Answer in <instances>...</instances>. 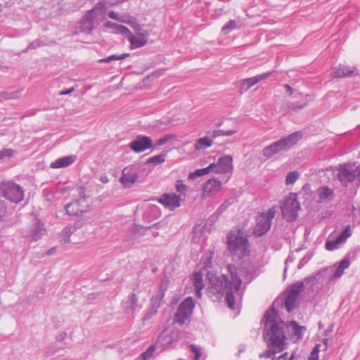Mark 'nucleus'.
Wrapping results in <instances>:
<instances>
[{"mask_svg": "<svg viewBox=\"0 0 360 360\" xmlns=\"http://www.w3.org/2000/svg\"><path fill=\"white\" fill-rule=\"evenodd\" d=\"M261 323L263 327V338L266 343L276 347L278 351H283L286 348V336L285 329L288 327L286 323L281 319L278 311L273 303L265 311Z\"/></svg>", "mask_w": 360, "mask_h": 360, "instance_id": "1", "label": "nucleus"}, {"mask_svg": "<svg viewBox=\"0 0 360 360\" xmlns=\"http://www.w3.org/2000/svg\"><path fill=\"white\" fill-rule=\"evenodd\" d=\"M207 277L210 280V285L206 290L207 296L213 302H219L225 294V300L228 307L234 309L236 299L231 287L229 276L224 274L221 276H217L208 273Z\"/></svg>", "mask_w": 360, "mask_h": 360, "instance_id": "2", "label": "nucleus"}, {"mask_svg": "<svg viewBox=\"0 0 360 360\" xmlns=\"http://www.w3.org/2000/svg\"><path fill=\"white\" fill-rule=\"evenodd\" d=\"M227 250L231 256H237L239 259H243L250 256L249 240L244 236L242 230L237 229L231 230L227 235Z\"/></svg>", "mask_w": 360, "mask_h": 360, "instance_id": "3", "label": "nucleus"}, {"mask_svg": "<svg viewBox=\"0 0 360 360\" xmlns=\"http://www.w3.org/2000/svg\"><path fill=\"white\" fill-rule=\"evenodd\" d=\"M302 131H295L264 147L262 150V155L266 159H269L274 155L288 151L302 139Z\"/></svg>", "mask_w": 360, "mask_h": 360, "instance_id": "4", "label": "nucleus"}, {"mask_svg": "<svg viewBox=\"0 0 360 360\" xmlns=\"http://www.w3.org/2000/svg\"><path fill=\"white\" fill-rule=\"evenodd\" d=\"M337 178L345 187L354 184L360 186V164L345 162L340 164L337 168Z\"/></svg>", "mask_w": 360, "mask_h": 360, "instance_id": "5", "label": "nucleus"}, {"mask_svg": "<svg viewBox=\"0 0 360 360\" xmlns=\"http://www.w3.org/2000/svg\"><path fill=\"white\" fill-rule=\"evenodd\" d=\"M24 189L13 181L0 182V197L11 202L18 203L24 198Z\"/></svg>", "mask_w": 360, "mask_h": 360, "instance_id": "6", "label": "nucleus"}, {"mask_svg": "<svg viewBox=\"0 0 360 360\" xmlns=\"http://www.w3.org/2000/svg\"><path fill=\"white\" fill-rule=\"evenodd\" d=\"M195 302L192 297L185 298L179 305L174 316V322L183 326L188 321L193 312Z\"/></svg>", "mask_w": 360, "mask_h": 360, "instance_id": "7", "label": "nucleus"}, {"mask_svg": "<svg viewBox=\"0 0 360 360\" xmlns=\"http://www.w3.org/2000/svg\"><path fill=\"white\" fill-rule=\"evenodd\" d=\"M281 209L282 215L287 221H295L297 218V212L300 210L297 195L290 193V195L285 199L283 205L281 206Z\"/></svg>", "mask_w": 360, "mask_h": 360, "instance_id": "8", "label": "nucleus"}, {"mask_svg": "<svg viewBox=\"0 0 360 360\" xmlns=\"http://www.w3.org/2000/svg\"><path fill=\"white\" fill-rule=\"evenodd\" d=\"M139 172L140 168L139 166L129 165L122 169L120 182L126 188H131L135 183L142 181L139 180Z\"/></svg>", "mask_w": 360, "mask_h": 360, "instance_id": "9", "label": "nucleus"}, {"mask_svg": "<svg viewBox=\"0 0 360 360\" xmlns=\"http://www.w3.org/2000/svg\"><path fill=\"white\" fill-rule=\"evenodd\" d=\"M181 332L174 329L169 333H162L158 338L156 343L160 344L163 349L174 348L180 339Z\"/></svg>", "mask_w": 360, "mask_h": 360, "instance_id": "10", "label": "nucleus"}, {"mask_svg": "<svg viewBox=\"0 0 360 360\" xmlns=\"http://www.w3.org/2000/svg\"><path fill=\"white\" fill-rule=\"evenodd\" d=\"M273 72H267L260 75H257L255 77L241 79L238 83V92L240 94H243L249 90L252 86L258 84L262 80L267 79L272 75Z\"/></svg>", "mask_w": 360, "mask_h": 360, "instance_id": "11", "label": "nucleus"}, {"mask_svg": "<svg viewBox=\"0 0 360 360\" xmlns=\"http://www.w3.org/2000/svg\"><path fill=\"white\" fill-rule=\"evenodd\" d=\"M129 147L134 152L140 153L147 149L153 148V140L149 136L138 135L136 139L129 143Z\"/></svg>", "mask_w": 360, "mask_h": 360, "instance_id": "12", "label": "nucleus"}, {"mask_svg": "<svg viewBox=\"0 0 360 360\" xmlns=\"http://www.w3.org/2000/svg\"><path fill=\"white\" fill-rule=\"evenodd\" d=\"M214 171L218 174L232 172L233 169V156L231 155L220 157L217 163H212Z\"/></svg>", "mask_w": 360, "mask_h": 360, "instance_id": "13", "label": "nucleus"}, {"mask_svg": "<svg viewBox=\"0 0 360 360\" xmlns=\"http://www.w3.org/2000/svg\"><path fill=\"white\" fill-rule=\"evenodd\" d=\"M139 296L135 292H131L127 296V300L122 302V307L124 313L134 314L136 311L141 309L143 307L142 304L139 302Z\"/></svg>", "mask_w": 360, "mask_h": 360, "instance_id": "14", "label": "nucleus"}, {"mask_svg": "<svg viewBox=\"0 0 360 360\" xmlns=\"http://www.w3.org/2000/svg\"><path fill=\"white\" fill-rule=\"evenodd\" d=\"M226 269L229 272L227 275L230 279L232 290L233 292H237L239 291L242 284V280L239 276L238 268L234 264H228Z\"/></svg>", "mask_w": 360, "mask_h": 360, "instance_id": "15", "label": "nucleus"}, {"mask_svg": "<svg viewBox=\"0 0 360 360\" xmlns=\"http://www.w3.org/2000/svg\"><path fill=\"white\" fill-rule=\"evenodd\" d=\"M159 202L170 210L181 206V196L174 193H165L159 199Z\"/></svg>", "mask_w": 360, "mask_h": 360, "instance_id": "16", "label": "nucleus"}, {"mask_svg": "<svg viewBox=\"0 0 360 360\" xmlns=\"http://www.w3.org/2000/svg\"><path fill=\"white\" fill-rule=\"evenodd\" d=\"M46 232L43 223L37 218L32 220L27 236L37 241L41 238Z\"/></svg>", "mask_w": 360, "mask_h": 360, "instance_id": "17", "label": "nucleus"}, {"mask_svg": "<svg viewBox=\"0 0 360 360\" xmlns=\"http://www.w3.org/2000/svg\"><path fill=\"white\" fill-rule=\"evenodd\" d=\"M96 18L94 15V10H89L80 21L79 29L81 32L91 33L94 28V22Z\"/></svg>", "mask_w": 360, "mask_h": 360, "instance_id": "18", "label": "nucleus"}, {"mask_svg": "<svg viewBox=\"0 0 360 360\" xmlns=\"http://www.w3.org/2000/svg\"><path fill=\"white\" fill-rule=\"evenodd\" d=\"M167 290V286H164L163 284L160 285L159 292L153 295L150 299V304L149 307L153 308L154 309L158 311L162 304L164 302V297L165 295V292Z\"/></svg>", "mask_w": 360, "mask_h": 360, "instance_id": "19", "label": "nucleus"}, {"mask_svg": "<svg viewBox=\"0 0 360 360\" xmlns=\"http://www.w3.org/2000/svg\"><path fill=\"white\" fill-rule=\"evenodd\" d=\"M271 224L269 219H267L266 216L259 214L256 217L257 234L259 236L264 235L270 229Z\"/></svg>", "mask_w": 360, "mask_h": 360, "instance_id": "20", "label": "nucleus"}, {"mask_svg": "<svg viewBox=\"0 0 360 360\" xmlns=\"http://www.w3.org/2000/svg\"><path fill=\"white\" fill-rule=\"evenodd\" d=\"M355 70V67H351L343 64H339L335 70L332 73V75L333 78H343L351 77L354 74Z\"/></svg>", "mask_w": 360, "mask_h": 360, "instance_id": "21", "label": "nucleus"}, {"mask_svg": "<svg viewBox=\"0 0 360 360\" xmlns=\"http://www.w3.org/2000/svg\"><path fill=\"white\" fill-rule=\"evenodd\" d=\"M128 40L130 41L131 49H138L145 46L148 39L143 34L139 36H134L130 31V33H128L127 35Z\"/></svg>", "mask_w": 360, "mask_h": 360, "instance_id": "22", "label": "nucleus"}, {"mask_svg": "<svg viewBox=\"0 0 360 360\" xmlns=\"http://www.w3.org/2000/svg\"><path fill=\"white\" fill-rule=\"evenodd\" d=\"M76 160L75 155H68L57 159L51 162V168H63L71 165Z\"/></svg>", "mask_w": 360, "mask_h": 360, "instance_id": "23", "label": "nucleus"}, {"mask_svg": "<svg viewBox=\"0 0 360 360\" xmlns=\"http://www.w3.org/2000/svg\"><path fill=\"white\" fill-rule=\"evenodd\" d=\"M160 216V210L155 205H150L148 207L143 214L144 221L150 222L154 219L159 218Z\"/></svg>", "mask_w": 360, "mask_h": 360, "instance_id": "24", "label": "nucleus"}, {"mask_svg": "<svg viewBox=\"0 0 360 360\" xmlns=\"http://www.w3.org/2000/svg\"><path fill=\"white\" fill-rule=\"evenodd\" d=\"M287 328L290 327L293 338L296 340H300L303 338V331L307 330L305 326H300L295 321H291Z\"/></svg>", "mask_w": 360, "mask_h": 360, "instance_id": "25", "label": "nucleus"}, {"mask_svg": "<svg viewBox=\"0 0 360 360\" xmlns=\"http://www.w3.org/2000/svg\"><path fill=\"white\" fill-rule=\"evenodd\" d=\"M319 198L321 202L331 200L334 196V190L327 186H321L318 189Z\"/></svg>", "mask_w": 360, "mask_h": 360, "instance_id": "26", "label": "nucleus"}, {"mask_svg": "<svg viewBox=\"0 0 360 360\" xmlns=\"http://www.w3.org/2000/svg\"><path fill=\"white\" fill-rule=\"evenodd\" d=\"M221 182L217 179H209L203 186V191L207 193H215L220 190Z\"/></svg>", "mask_w": 360, "mask_h": 360, "instance_id": "27", "label": "nucleus"}, {"mask_svg": "<svg viewBox=\"0 0 360 360\" xmlns=\"http://www.w3.org/2000/svg\"><path fill=\"white\" fill-rule=\"evenodd\" d=\"M304 281H297L291 284L287 289L286 293L298 298L300 292L304 290Z\"/></svg>", "mask_w": 360, "mask_h": 360, "instance_id": "28", "label": "nucleus"}, {"mask_svg": "<svg viewBox=\"0 0 360 360\" xmlns=\"http://www.w3.org/2000/svg\"><path fill=\"white\" fill-rule=\"evenodd\" d=\"M304 281H297L291 284L287 289L286 293L298 298L300 292L304 290Z\"/></svg>", "mask_w": 360, "mask_h": 360, "instance_id": "29", "label": "nucleus"}, {"mask_svg": "<svg viewBox=\"0 0 360 360\" xmlns=\"http://www.w3.org/2000/svg\"><path fill=\"white\" fill-rule=\"evenodd\" d=\"M105 27L113 30V33L115 34L127 35L128 33H130V30L126 26L111 21L105 22Z\"/></svg>", "mask_w": 360, "mask_h": 360, "instance_id": "30", "label": "nucleus"}, {"mask_svg": "<svg viewBox=\"0 0 360 360\" xmlns=\"http://www.w3.org/2000/svg\"><path fill=\"white\" fill-rule=\"evenodd\" d=\"M66 214L69 216H79L82 214V210L78 202H71L65 206ZM84 209V207H82Z\"/></svg>", "mask_w": 360, "mask_h": 360, "instance_id": "31", "label": "nucleus"}, {"mask_svg": "<svg viewBox=\"0 0 360 360\" xmlns=\"http://www.w3.org/2000/svg\"><path fill=\"white\" fill-rule=\"evenodd\" d=\"M285 307L288 312H292L294 309L298 308L297 297L287 294L285 297Z\"/></svg>", "mask_w": 360, "mask_h": 360, "instance_id": "32", "label": "nucleus"}, {"mask_svg": "<svg viewBox=\"0 0 360 360\" xmlns=\"http://www.w3.org/2000/svg\"><path fill=\"white\" fill-rule=\"evenodd\" d=\"M213 141L208 136H204L196 140L194 147L195 150H202L210 147Z\"/></svg>", "mask_w": 360, "mask_h": 360, "instance_id": "33", "label": "nucleus"}, {"mask_svg": "<svg viewBox=\"0 0 360 360\" xmlns=\"http://www.w3.org/2000/svg\"><path fill=\"white\" fill-rule=\"evenodd\" d=\"M84 191L85 188L84 187H80L79 191V198L77 200L73 201V202H78V204L79 205V207H84V210H82V214L88 212L89 210V203L86 200Z\"/></svg>", "mask_w": 360, "mask_h": 360, "instance_id": "34", "label": "nucleus"}, {"mask_svg": "<svg viewBox=\"0 0 360 360\" xmlns=\"http://www.w3.org/2000/svg\"><path fill=\"white\" fill-rule=\"evenodd\" d=\"M167 155V151H163L162 153H160L159 155H156L149 158L147 160L146 163L152 164L154 165L162 164L165 161Z\"/></svg>", "mask_w": 360, "mask_h": 360, "instance_id": "35", "label": "nucleus"}, {"mask_svg": "<svg viewBox=\"0 0 360 360\" xmlns=\"http://www.w3.org/2000/svg\"><path fill=\"white\" fill-rule=\"evenodd\" d=\"M214 171L213 164H210L208 167L202 169H198L194 172L190 173L189 179H195L196 177L202 176L205 174H208L210 172Z\"/></svg>", "mask_w": 360, "mask_h": 360, "instance_id": "36", "label": "nucleus"}, {"mask_svg": "<svg viewBox=\"0 0 360 360\" xmlns=\"http://www.w3.org/2000/svg\"><path fill=\"white\" fill-rule=\"evenodd\" d=\"M267 349L261 353L259 356L260 359L266 358L271 359L272 356L275 355L277 353L282 352L283 351H278V348L276 347L271 346L269 343H266Z\"/></svg>", "mask_w": 360, "mask_h": 360, "instance_id": "37", "label": "nucleus"}, {"mask_svg": "<svg viewBox=\"0 0 360 360\" xmlns=\"http://www.w3.org/2000/svg\"><path fill=\"white\" fill-rule=\"evenodd\" d=\"M203 274L201 271L195 272L193 276V282L195 288H203L204 283L202 281Z\"/></svg>", "mask_w": 360, "mask_h": 360, "instance_id": "38", "label": "nucleus"}, {"mask_svg": "<svg viewBox=\"0 0 360 360\" xmlns=\"http://www.w3.org/2000/svg\"><path fill=\"white\" fill-rule=\"evenodd\" d=\"M129 56H130V54L128 53H122V54H120V55H111V56H110L108 57L100 59L98 60V62L99 63H110V62H111L112 60L125 59V58H128Z\"/></svg>", "mask_w": 360, "mask_h": 360, "instance_id": "39", "label": "nucleus"}, {"mask_svg": "<svg viewBox=\"0 0 360 360\" xmlns=\"http://www.w3.org/2000/svg\"><path fill=\"white\" fill-rule=\"evenodd\" d=\"M236 28H237V22L235 20H231L222 27L221 32L224 34H228Z\"/></svg>", "mask_w": 360, "mask_h": 360, "instance_id": "40", "label": "nucleus"}, {"mask_svg": "<svg viewBox=\"0 0 360 360\" xmlns=\"http://www.w3.org/2000/svg\"><path fill=\"white\" fill-rule=\"evenodd\" d=\"M340 244H343V243L337 237L335 240H327L325 244V248L328 251H333L338 248V245Z\"/></svg>", "mask_w": 360, "mask_h": 360, "instance_id": "41", "label": "nucleus"}, {"mask_svg": "<svg viewBox=\"0 0 360 360\" xmlns=\"http://www.w3.org/2000/svg\"><path fill=\"white\" fill-rule=\"evenodd\" d=\"M352 234V231L350 227V225H347L345 226L344 230L338 235V238L340 240H341L343 243H345L348 238H349Z\"/></svg>", "mask_w": 360, "mask_h": 360, "instance_id": "42", "label": "nucleus"}, {"mask_svg": "<svg viewBox=\"0 0 360 360\" xmlns=\"http://www.w3.org/2000/svg\"><path fill=\"white\" fill-rule=\"evenodd\" d=\"M20 92H21V90H18V91H2V92H0V98L6 99V100L17 98H18Z\"/></svg>", "mask_w": 360, "mask_h": 360, "instance_id": "43", "label": "nucleus"}, {"mask_svg": "<svg viewBox=\"0 0 360 360\" xmlns=\"http://www.w3.org/2000/svg\"><path fill=\"white\" fill-rule=\"evenodd\" d=\"M155 349H156V345L155 344L150 345L148 347V349L143 353H142V354L141 355L140 357L143 360H147V359L151 358L153 356V354H154V352L155 351Z\"/></svg>", "mask_w": 360, "mask_h": 360, "instance_id": "44", "label": "nucleus"}, {"mask_svg": "<svg viewBox=\"0 0 360 360\" xmlns=\"http://www.w3.org/2000/svg\"><path fill=\"white\" fill-rule=\"evenodd\" d=\"M158 311L154 309L153 308H151L150 307H148V309H146L144 311L142 321L144 323L148 320H150L153 316H155Z\"/></svg>", "mask_w": 360, "mask_h": 360, "instance_id": "45", "label": "nucleus"}, {"mask_svg": "<svg viewBox=\"0 0 360 360\" xmlns=\"http://www.w3.org/2000/svg\"><path fill=\"white\" fill-rule=\"evenodd\" d=\"M299 177V173L297 171H292L288 174L285 178V184L287 185L294 184Z\"/></svg>", "mask_w": 360, "mask_h": 360, "instance_id": "46", "label": "nucleus"}, {"mask_svg": "<svg viewBox=\"0 0 360 360\" xmlns=\"http://www.w3.org/2000/svg\"><path fill=\"white\" fill-rule=\"evenodd\" d=\"M234 198H230L226 200L217 209V213L221 214L224 212L233 203Z\"/></svg>", "mask_w": 360, "mask_h": 360, "instance_id": "47", "label": "nucleus"}, {"mask_svg": "<svg viewBox=\"0 0 360 360\" xmlns=\"http://www.w3.org/2000/svg\"><path fill=\"white\" fill-rule=\"evenodd\" d=\"M189 349L195 354L193 359L200 360L202 356L201 348L196 345L191 344L189 345Z\"/></svg>", "mask_w": 360, "mask_h": 360, "instance_id": "48", "label": "nucleus"}, {"mask_svg": "<svg viewBox=\"0 0 360 360\" xmlns=\"http://www.w3.org/2000/svg\"><path fill=\"white\" fill-rule=\"evenodd\" d=\"M7 215V203L0 197V221Z\"/></svg>", "mask_w": 360, "mask_h": 360, "instance_id": "49", "label": "nucleus"}, {"mask_svg": "<svg viewBox=\"0 0 360 360\" xmlns=\"http://www.w3.org/2000/svg\"><path fill=\"white\" fill-rule=\"evenodd\" d=\"M44 45V44L41 41V40L39 39H35V40L32 41V42H30L29 44V45L27 46V47L26 48L25 51L27 52L30 50L35 49L41 47Z\"/></svg>", "mask_w": 360, "mask_h": 360, "instance_id": "50", "label": "nucleus"}, {"mask_svg": "<svg viewBox=\"0 0 360 360\" xmlns=\"http://www.w3.org/2000/svg\"><path fill=\"white\" fill-rule=\"evenodd\" d=\"M304 281L306 284H311L310 289L311 292L314 291V286L317 283L316 275H311L309 277L305 278Z\"/></svg>", "mask_w": 360, "mask_h": 360, "instance_id": "51", "label": "nucleus"}, {"mask_svg": "<svg viewBox=\"0 0 360 360\" xmlns=\"http://www.w3.org/2000/svg\"><path fill=\"white\" fill-rule=\"evenodd\" d=\"M312 257V254L305 255L299 262L297 268L299 269H302L305 264H307Z\"/></svg>", "mask_w": 360, "mask_h": 360, "instance_id": "52", "label": "nucleus"}, {"mask_svg": "<svg viewBox=\"0 0 360 360\" xmlns=\"http://www.w3.org/2000/svg\"><path fill=\"white\" fill-rule=\"evenodd\" d=\"M350 264V253L347 254L339 263V266L344 270L349 268Z\"/></svg>", "mask_w": 360, "mask_h": 360, "instance_id": "53", "label": "nucleus"}, {"mask_svg": "<svg viewBox=\"0 0 360 360\" xmlns=\"http://www.w3.org/2000/svg\"><path fill=\"white\" fill-rule=\"evenodd\" d=\"M13 150L11 148L3 149L0 150V160H4L6 158H11L13 156Z\"/></svg>", "mask_w": 360, "mask_h": 360, "instance_id": "54", "label": "nucleus"}, {"mask_svg": "<svg viewBox=\"0 0 360 360\" xmlns=\"http://www.w3.org/2000/svg\"><path fill=\"white\" fill-rule=\"evenodd\" d=\"M171 139V136L166 135L160 139H159L155 146L153 145V149H155V148L158 146H163L165 144L169 139Z\"/></svg>", "mask_w": 360, "mask_h": 360, "instance_id": "55", "label": "nucleus"}, {"mask_svg": "<svg viewBox=\"0 0 360 360\" xmlns=\"http://www.w3.org/2000/svg\"><path fill=\"white\" fill-rule=\"evenodd\" d=\"M107 9L106 5L105 3L101 1L96 4L94 8L91 10H94V15H95L96 11H101L102 12H105Z\"/></svg>", "mask_w": 360, "mask_h": 360, "instance_id": "56", "label": "nucleus"}, {"mask_svg": "<svg viewBox=\"0 0 360 360\" xmlns=\"http://www.w3.org/2000/svg\"><path fill=\"white\" fill-rule=\"evenodd\" d=\"M306 105L305 103L296 101L290 104V108L293 110L302 109Z\"/></svg>", "mask_w": 360, "mask_h": 360, "instance_id": "57", "label": "nucleus"}, {"mask_svg": "<svg viewBox=\"0 0 360 360\" xmlns=\"http://www.w3.org/2000/svg\"><path fill=\"white\" fill-rule=\"evenodd\" d=\"M262 215H264L266 216V218L267 219H269V221L270 223L271 224V220L274 218L275 217V214H276V211L274 208H270L269 210H268V212L267 213H264L262 212L261 214Z\"/></svg>", "mask_w": 360, "mask_h": 360, "instance_id": "58", "label": "nucleus"}, {"mask_svg": "<svg viewBox=\"0 0 360 360\" xmlns=\"http://www.w3.org/2000/svg\"><path fill=\"white\" fill-rule=\"evenodd\" d=\"M212 253L210 254V256H206L205 257L202 258V262H203L204 266L205 268L210 267L212 264Z\"/></svg>", "mask_w": 360, "mask_h": 360, "instance_id": "59", "label": "nucleus"}, {"mask_svg": "<svg viewBox=\"0 0 360 360\" xmlns=\"http://www.w3.org/2000/svg\"><path fill=\"white\" fill-rule=\"evenodd\" d=\"M186 186L183 184V181L181 180H179L176 181V189L179 193H183L184 191H186Z\"/></svg>", "mask_w": 360, "mask_h": 360, "instance_id": "60", "label": "nucleus"}, {"mask_svg": "<svg viewBox=\"0 0 360 360\" xmlns=\"http://www.w3.org/2000/svg\"><path fill=\"white\" fill-rule=\"evenodd\" d=\"M209 134H210V138L212 139V140L218 136H222L221 129L214 130L212 132H209Z\"/></svg>", "mask_w": 360, "mask_h": 360, "instance_id": "61", "label": "nucleus"}, {"mask_svg": "<svg viewBox=\"0 0 360 360\" xmlns=\"http://www.w3.org/2000/svg\"><path fill=\"white\" fill-rule=\"evenodd\" d=\"M344 269L340 267V266H338V268L336 269L333 277V278H340L342 276V275L344 273Z\"/></svg>", "mask_w": 360, "mask_h": 360, "instance_id": "62", "label": "nucleus"}, {"mask_svg": "<svg viewBox=\"0 0 360 360\" xmlns=\"http://www.w3.org/2000/svg\"><path fill=\"white\" fill-rule=\"evenodd\" d=\"M67 337V333L65 331L60 332L58 335L56 337V340L58 342H63Z\"/></svg>", "mask_w": 360, "mask_h": 360, "instance_id": "63", "label": "nucleus"}, {"mask_svg": "<svg viewBox=\"0 0 360 360\" xmlns=\"http://www.w3.org/2000/svg\"><path fill=\"white\" fill-rule=\"evenodd\" d=\"M108 17L110 18L111 19H113V20H118V21H122V20L120 18L118 14H117L115 12H114L113 11H111L108 13Z\"/></svg>", "mask_w": 360, "mask_h": 360, "instance_id": "64", "label": "nucleus"}]
</instances>
